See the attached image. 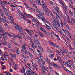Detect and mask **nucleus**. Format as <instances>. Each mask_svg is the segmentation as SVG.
<instances>
[{
	"mask_svg": "<svg viewBox=\"0 0 75 75\" xmlns=\"http://www.w3.org/2000/svg\"><path fill=\"white\" fill-rule=\"evenodd\" d=\"M22 49L21 50V51L23 53H25L26 54H28V53H27V50L26 48H25V46L23 45L22 47Z\"/></svg>",
	"mask_w": 75,
	"mask_h": 75,
	"instance_id": "obj_1",
	"label": "nucleus"
},
{
	"mask_svg": "<svg viewBox=\"0 0 75 75\" xmlns=\"http://www.w3.org/2000/svg\"><path fill=\"white\" fill-rule=\"evenodd\" d=\"M49 63V65H50V66H51V65H53V66H54L56 68H61V67H60V66L58 65H57V64H55L53 63Z\"/></svg>",
	"mask_w": 75,
	"mask_h": 75,
	"instance_id": "obj_2",
	"label": "nucleus"
},
{
	"mask_svg": "<svg viewBox=\"0 0 75 75\" xmlns=\"http://www.w3.org/2000/svg\"><path fill=\"white\" fill-rule=\"evenodd\" d=\"M37 18L38 19H41L42 20L43 18L44 17V16L42 15L41 14V15L38 14V15H36Z\"/></svg>",
	"mask_w": 75,
	"mask_h": 75,
	"instance_id": "obj_3",
	"label": "nucleus"
},
{
	"mask_svg": "<svg viewBox=\"0 0 75 75\" xmlns=\"http://www.w3.org/2000/svg\"><path fill=\"white\" fill-rule=\"evenodd\" d=\"M39 29L40 30L43 31V32L47 35H48V34H49V33H48V32H47V31H46V30H45L42 28H40Z\"/></svg>",
	"mask_w": 75,
	"mask_h": 75,
	"instance_id": "obj_4",
	"label": "nucleus"
},
{
	"mask_svg": "<svg viewBox=\"0 0 75 75\" xmlns=\"http://www.w3.org/2000/svg\"><path fill=\"white\" fill-rule=\"evenodd\" d=\"M34 42H35V43L36 44H37L38 45H41V44H40V42H39V41H38V39H34Z\"/></svg>",
	"mask_w": 75,
	"mask_h": 75,
	"instance_id": "obj_5",
	"label": "nucleus"
},
{
	"mask_svg": "<svg viewBox=\"0 0 75 75\" xmlns=\"http://www.w3.org/2000/svg\"><path fill=\"white\" fill-rule=\"evenodd\" d=\"M42 20V21H43V22H44V23H47V24H50V23L49 21H48V20H47V19H45L44 16H43V18Z\"/></svg>",
	"mask_w": 75,
	"mask_h": 75,
	"instance_id": "obj_6",
	"label": "nucleus"
},
{
	"mask_svg": "<svg viewBox=\"0 0 75 75\" xmlns=\"http://www.w3.org/2000/svg\"><path fill=\"white\" fill-rule=\"evenodd\" d=\"M42 5H43L44 6H43V9H47V6H46L45 4V3H44V1L42 0Z\"/></svg>",
	"mask_w": 75,
	"mask_h": 75,
	"instance_id": "obj_7",
	"label": "nucleus"
},
{
	"mask_svg": "<svg viewBox=\"0 0 75 75\" xmlns=\"http://www.w3.org/2000/svg\"><path fill=\"white\" fill-rule=\"evenodd\" d=\"M33 21H34V22L35 23L37 24H39V23H39V21H38V19H37L36 18H34L33 19Z\"/></svg>",
	"mask_w": 75,
	"mask_h": 75,
	"instance_id": "obj_8",
	"label": "nucleus"
},
{
	"mask_svg": "<svg viewBox=\"0 0 75 75\" xmlns=\"http://www.w3.org/2000/svg\"><path fill=\"white\" fill-rule=\"evenodd\" d=\"M54 8L56 12L58 13V14H59V8L58 7H54Z\"/></svg>",
	"mask_w": 75,
	"mask_h": 75,
	"instance_id": "obj_9",
	"label": "nucleus"
},
{
	"mask_svg": "<svg viewBox=\"0 0 75 75\" xmlns=\"http://www.w3.org/2000/svg\"><path fill=\"white\" fill-rule=\"evenodd\" d=\"M0 21H1L2 22H3V23H6L7 22V20H6L5 19H4L2 18H0Z\"/></svg>",
	"mask_w": 75,
	"mask_h": 75,
	"instance_id": "obj_10",
	"label": "nucleus"
},
{
	"mask_svg": "<svg viewBox=\"0 0 75 75\" xmlns=\"http://www.w3.org/2000/svg\"><path fill=\"white\" fill-rule=\"evenodd\" d=\"M36 8V11H37L38 13H39L40 14H41V15H44V13H42L40 11H39V10L38 9V8Z\"/></svg>",
	"mask_w": 75,
	"mask_h": 75,
	"instance_id": "obj_11",
	"label": "nucleus"
},
{
	"mask_svg": "<svg viewBox=\"0 0 75 75\" xmlns=\"http://www.w3.org/2000/svg\"><path fill=\"white\" fill-rule=\"evenodd\" d=\"M28 54L29 55L30 58H33V56L32 55V54H31V53L30 51H28L27 52V54Z\"/></svg>",
	"mask_w": 75,
	"mask_h": 75,
	"instance_id": "obj_12",
	"label": "nucleus"
},
{
	"mask_svg": "<svg viewBox=\"0 0 75 75\" xmlns=\"http://www.w3.org/2000/svg\"><path fill=\"white\" fill-rule=\"evenodd\" d=\"M16 53L17 55H18V56L20 55V49L19 48H18L16 49Z\"/></svg>",
	"mask_w": 75,
	"mask_h": 75,
	"instance_id": "obj_13",
	"label": "nucleus"
},
{
	"mask_svg": "<svg viewBox=\"0 0 75 75\" xmlns=\"http://www.w3.org/2000/svg\"><path fill=\"white\" fill-rule=\"evenodd\" d=\"M13 67L14 68H15V70L18 69V65H17V64H16L15 65H14Z\"/></svg>",
	"mask_w": 75,
	"mask_h": 75,
	"instance_id": "obj_14",
	"label": "nucleus"
},
{
	"mask_svg": "<svg viewBox=\"0 0 75 75\" xmlns=\"http://www.w3.org/2000/svg\"><path fill=\"white\" fill-rule=\"evenodd\" d=\"M9 20H10L11 22V23H13L14 25H16V24L14 22H13V21L11 19V18H8Z\"/></svg>",
	"mask_w": 75,
	"mask_h": 75,
	"instance_id": "obj_15",
	"label": "nucleus"
},
{
	"mask_svg": "<svg viewBox=\"0 0 75 75\" xmlns=\"http://www.w3.org/2000/svg\"><path fill=\"white\" fill-rule=\"evenodd\" d=\"M31 47H32L33 48H34V49H35L36 48V46L35 45L34 43H33L32 44V45H31Z\"/></svg>",
	"mask_w": 75,
	"mask_h": 75,
	"instance_id": "obj_16",
	"label": "nucleus"
},
{
	"mask_svg": "<svg viewBox=\"0 0 75 75\" xmlns=\"http://www.w3.org/2000/svg\"><path fill=\"white\" fill-rule=\"evenodd\" d=\"M36 51L38 52L39 54V56H40V57H41L42 58H43V57H42V56H41V53L40 52V50L37 49L36 50Z\"/></svg>",
	"mask_w": 75,
	"mask_h": 75,
	"instance_id": "obj_17",
	"label": "nucleus"
},
{
	"mask_svg": "<svg viewBox=\"0 0 75 75\" xmlns=\"http://www.w3.org/2000/svg\"><path fill=\"white\" fill-rule=\"evenodd\" d=\"M42 1V0H39L38 1V5L39 6H41V5H42V4H41V2Z\"/></svg>",
	"mask_w": 75,
	"mask_h": 75,
	"instance_id": "obj_18",
	"label": "nucleus"
},
{
	"mask_svg": "<svg viewBox=\"0 0 75 75\" xmlns=\"http://www.w3.org/2000/svg\"><path fill=\"white\" fill-rule=\"evenodd\" d=\"M64 25L67 28H68V30H71V29L69 28V25L67 24H66Z\"/></svg>",
	"mask_w": 75,
	"mask_h": 75,
	"instance_id": "obj_19",
	"label": "nucleus"
},
{
	"mask_svg": "<svg viewBox=\"0 0 75 75\" xmlns=\"http://www.w3.org/2000/svg\"><path fill=\"white\" fill-rule=\"evenodd\" d=\"M32 34L34 35L35 37H36V38H38V35L36 34L34 32H33Z\"/></svg>",
	"mask_w": 75,
	"mask_h": 75,
	"instance_id": "obj_20",
	"label": "nucleus"
},
{
	"mask_svg": "<svg viewBox=\"0 0 75 75\" xmlns=\"http://www.w3.org/2000/svg\"><path fill=\"white\" fill-rule=\"evenodd\" d=\"M54 57V54H50L49 55V57L50 58H51V59H52Z\"/></svg>",
	"mask_w": 75,
	"mask_h": 75,
	"instance_id": "obj_21",
	"label": "nucleus"
},
{
	"mask_svg": "<svg viewBox=\"0 0 75 75\" xmlns=\"http://www.w3.org/2000/svg\"><path fill=\"white\" fill-rule=\"evenodd\" d=\"M28 48H29V50H30V51H31V52H32L33 51H34V49L31 48V47H30V46H28Z\"/></svg>",
	"mask_w": 75,
	"mask_h": 75,
	"instance_id": "obj_22",
	"label": "nucleus"
},
{
	"mask_svg": "<svg viewBox=\"0 0 75 75\" xmlns=\"http://www.w3.org/2000/svg\"><path fill=\"white\" fill-rule=\"evenodd\" d=\"M71 21H73V22L74 23V24H75V18H71Z\"/></svg>",
	"mask_w": 75,
	"mask_h": 75,
	"instance_id": "obj_23",
	"label": "nucleus"
},
{
	"mask_svg": "<svg viewBox=\"0 0 75 75\" xmlns=\"http://www.w3.org/2000/svg\"><path fill=\"white\" fill-rule=\"evenodd\" d=\"M7 37H3V39H2L4 41H6V40H7Z\"/></svg>",
	"mask_w": 75,
	"mask_h": 75,
	"instance_id": "obj_24",
	"label": "nucleus"
},
{
	"mask_svg": "<svg viewBox=\"0 0 75 75\" xmlns=\"http://www.w3.org/2000/svg\"><path fill=\"white\" fill-rule=\"evenodd\" d=\"M16 37L18 38H19V39H22L23 38V37H22V36H21V35H17Z\"/></svg>",
	"mask_w": 75,
	"mask_h": 75,
	"instance_id": "obj_25",
	"label": "nucleus"
},
{
	"mask_svg": "<svg viewBox=\"0 0 75 75\" xmlns=\"http://www.w3.org/2000/svg\"><path fill=\"white\" fill-rule=\"evenodd\" d=\"M35 74V73L34 71H32V72L31 71H30L28 75H32V74Z\"/></svg>",
	"mask_w": 75,
	"mask_h": 75,
	"instance_id": "obj_26",
	"label": "nucleus"
},
{
	"mask_svg": "<svg viewBox=\"0 0 75 75\" xmlns=\"http://www.w3.org/2000/svg\"><path fill=\"white\" fill-rule=\"evenodd\" d=\"M57 59L58 60V61H60V59L61 61H62V60L61 59V57H60V56H57Z\"/></svg>",
	"mask_w": 75,
	"mask_h": 75,
	"instance_id": "obj_27",
	"label": "nucleus"
},
{
	"mask_svg": "<svg viewBox=\"0 0 75 75\" xmlns=\"http://www.w3.org/2000/svg\"><path fill=\"white\" fill-rule=\"evenodd\" d=\"M30 3H31L33 5V6H35V3H34V2L33 1V0H30Z\"/></svg>",
	"mask_w": 75,
	"mask_h": 75,
	"instance_id": "obj_28",
	"label": "nucleus"
},
{
	"mask_svg": "<svg viewBox=\"0 0 75 75\" xmlns=\"http://www.w3.org/2000/svg\"><path fill=\"white\" fill-rule=\"evenodd\" d=\"M60 25L61 27L62 28H63L64 27V24H63V22H62V21H61Z\"/></svg>",
	"mask_w": 75,
	"mask_h": 75,
	"instance_id": "obj_29",
	"label": "nucleus"
},
{
	"mask_svg": "<svg viewBox=\"0 0 75 75\" xmlns=\"http://www.w3.org/2000/svg\"><path fill=\"white\" fill-rule=\"evenodd\" d=\"M18 30H21V31H23V30L22 28H21V27L19 26V27H18Z\"/></svg>",
	"mask_w": 75,
	"mask_h": 75,
	"instance_id": "obj_30",
	"label": "nucleus"
},
{
	"mask_svg": "<svg viewBox=\"0 0 75 75\" xmlns=\"http://www.w3.org/2000/svg\"><path fill=\"white\" fill-rule=\"evenodd\" d=\"M54 47L57 48H59V46H58V45H57V44H55L54 45Z\"/></svg>",
	"mask_w": 75,
	"mask_h": 75,
	"instance_id": "obj_31",
	"label": "nucleus"
},
{
	"mask_svg": "<svg viewBox=\"0 0 75 75\" xmlns=\"http://www.w3.org/2000/svg\"><path fill=\"white\" fill-rule=\"evenodd\" d=\"M2 17L3 18H4V19H5V18H6V17H5V16H4V13H3L1 15Z\"/></svg>",
	"mask_w": 75,
	"mask_h": 75,
	"instance_id": "obj_32",
	"label": "nucleus"
},
{
	"mask_svg": "<svg viewBox=\"0 0 75 75\" xmlns=\"http://www.w3.org/2000/svg\"><path fill=\"white\" fill-rule=\"evenodd\" d=\"M31 24L33 25V27H34V26H36L38 28V26L37 25H36L34 24L33 23H32Z\"/></svg>",
	"mask_w": 75,
	"mask_h": 75,
	"instance_id": "obj_33",
	"label": "nucleus"
},
{
	"mask_svg": "<svg viewBox=\"0 0 75 75\" xmlns=\"http://www.w3.org/2000/svg\"><path fill=\"white\" fill-rule=\"evenodd\" d=\"M56 52H57V53H58V54H59V55H61V54H61V53H60V52H59V51L57 50H56Z\"/></svg>",
	"mask_w": 75,
	"mask_h": 75,
	"instance_id": "obj_34",
	"label": "nucleus"
},
{
	"mask_svg": "<svg viewBox=\"0 0 75 75\" xmlns=\"http://www.w3.org/2000/svg\"><path fill=\"white\" fill-rule=\"evenodd\" d=\"M64 25H65V24H67V20H65V19H64Z\"/></svg>",
	"mask_w": 75,
	"mask_h": 75,
	"instance_id": "obj_35",
	"label": "nucleus"
},
{
	"mask_svg": "<svg viewBox=\"0 0 75 75\" xmlns=\"http://www.w3.org/2000/svg\"><path fill=\"white\" fill-rule=\"evenodd\" d=\"M46 25L47 27V28H48V29H49L50 30H51V28L48 25H47V24H46Z\"/></svg>",
	"mask_w": 75,
	"mask_h": 75,
	"instance_id": "obj_36",
	"label": "nucleus"
},
{
	"mask_svg": "<svg viewBox=\"0 0 75 75\" xmlns=\"http://www.w3.org/2000/svg\"><path fill=\"white\" fill-rule=\"evenodd\" d=\"M40 51H41V52H44V50H43V48H42V47H41L40 48Z\"/></svg>",
	"mask_w": 75,
	"mask_h": 75,
	"instance_id": "obj_37",
	"label": "nucleus"
},
{
	"mask_svg": "<svg viewBox=\"0 0 75 75\" xmlns=\"http://www.w3.org/2000/svg\"><path fill=\"white\" fill-rule=\"evenodd\" d=\"M40 37H42L43 38L44 37V35H43V34L42 33H40Z\"/></svg>",
	"mask_w": 75,
	"mask_h": 75,
	"instance_id": "obj_38",
	"label": "nucleus"
},
{
	"mask_svg": "<svg viewBox=\"0 0 75 75\" xmlns=\"http://www.w3.org/2000/svg\"><path fill=\"white\" fill-rule=\"evenodd\" d=\"M47 9H48L47 8L46 9H44V11L45 12V14H46L47 13Z\"/></svg>",
	"mask_w": 75,
	"mask_h": 75,
	"instance_id": "obj_39",
	"label": "nucleus"
},
{
	"mask_svg": "<svg viewBox=\"0 0 75 75\" xmlns=\"http://www.w3.org/2000/svg\"><path fill=\"white\" fill-rule=\"evenodd\" d=\"M67 9V7H64L63 8V10L64 11H66Z\"/></svg>",
	"mask_w": 75,
	"mask_h": 75,
	"instance_id": "obj_40",
	"label": "nucleus"
},
{
	"mask_svg": "<svg viewBox=\"0 0 75 75\" xmlns=\"http://www.w3.org/2000/svg\"><path fill=\"white\" fill-rule=\"evenodd\" d=\"M58 1L59 3H60V4H62L63 3V2H62V0H58Z\"/></svg>",
	"mask_w": 75,
	"mask_h": 75,
	"instance_id": "obj_41",
	"label": "nucleus"
},
{
	"mask_svg": "<svg viewBox=\"0 0 75 75\" xmlns=\"http://www.w3.org/2000/svg\"><path fill=\"white\" fill-rule=\"evenodd\" d=\"M3 10H4V11H6V12H7V11L8 10L7 9H6L4 7H3Z\"/></svg>",
	"mask_w": 75,
	"mask_h": 75,
	"instance_id": "obj_42",
	"label": "nucleus"
},
{
	"mask_svg": "<svg viewBox=\"0 0 75 75\" xmlns=\"http://www.w3.org/2000/svg\"><path fill=\"white\" fill-rule=\"evenodd\" d=\"M71 66H72V67H73V68H74L75 67V66H74V64H73V62H71Z\"/></svg>",
	"mask_w": 75,
	"mask_h": 75,
	"instance_id": "obj_43",
	"label": "nucleus"
},
{
	"mask_svg": "<svg viewBox=\"0 0 75 75\" xmlns=\"http://www.w3.org/2000/svg\"><path fill=\"white\" fill-rule=\"evenodd\" d=\"M0 13H1V15L3 14H4L3 11V10H2L1 9L0 10Z\"/></svg>",
	"mask_w": 75,
	"mask_h": 75,
	"instance_id": "obj_44",
	"label": "nucleus"
},
{
	"mask_svg": "<svg viewBox=\"0 0 75 75\" xmlns=\"http://www.w3.org/2000/svg\"><path fill=\"white\" fill-rule=\"evenodd\" d=\"M11 36H12L11 37H12V36L14 38H16V37L15 36V34H11Z\"/></svg>",
	"mask_w": 75,
	"mask_h": 75,
	"instance_id": "obj_45",
	"label": "nucleus"
},
{
	"mask_svg": "<svg viewBox=\"0 0 75 75\" xmlns=\"http://www.w3.org/2000/svg\"><path fill=\"white\" fill-rule=\"evenodd\" d=\"M57 25H58V27H60V23H59V21H58L57 22Z\"/></svg>",
	"mask_w": 75,
	"mask_h": 75,
	"instance_id": "obj_46",
	"label": "nucleus"
},
{
	"mask_svg": "<svg viewBox=\"0 0 75 75\" xmlns=\"http://www.w3.org/2000/svg\"><path fill=\"white\" fill-rule=\"evenodd\" d=\"M67 21H68V23H71L72 24H73V23L71 22H70V20H69V18H67Z\"/></svg>",
	"mask_w": 75,
	"mask_h": 75,
	"instance_id": "obj_47",
	"label": "nucleus"
},
{
	"mask_svg": "<svg viewBox=\"0 0 75 75\" xmlns=\"http://www.w3.org/2000/svg\"><path fill=\"white\" fill-rule=\"evenodd\" d=\"M4 25L6 28H8V26L7 24L6 23H5Z\"/></svg>",
	"mask_w": 75,
	"mask_h": 75,
	"instance_id": "obj_48",
	"label": "nucleus"
},
{
	"mask_svg": "<svg viewBox=\"0 0 75 75\" xmlns=\"http://www.w3.org/2000/svg\"><path fill=\"white\" fill-rule=\"evenodd\" d=\"M68 71H69V73H70V74H71V75H74V73H73L72 72L69 71V70H68Z\"/></svg>",
	"mask_w": 75,
	"mask_h": 75,
	"instance_id": "obj_49",
	"label": "nucleus"
},
{
	"mask_svg": "<svg viewBox=\"0 0 75 75\" xmlns=\"http://www.w3.org/2000/svg\"><path fill=\"white\" fill-rule=\"evenodd\" d=\"M65 38H66V39H67V40H68V41H69V42H71V40H69V38H68V37H67Z\"/></svg>",
	"mask_w": 75,
	"mask_h": 75,
	"instance_id": "obj_50",
	"label": "nucleus"
},
{
	"mask_svg": "<svg viewBox=\"0 0 75 75\" xmlns=\"http://www.w3.org/2000/svg\"><path fill=\"white\" fill-rule=\"evenodd\" d=\"M26 16L27 17H33V16H31V15L29 14L27 15H26Z\"/></svg>",
	"mask_w": 75,
	"mask_h": 75,
	"instance_id": "obj_51",
	"label": "nucleus"
},
{
	"mask_svg": "<svg viewBox=\"0 0 75 75\" xmlns=\"http://www.w3.org/2000/svg\"><path fill=\"white\" fill-rule=\"evenodd\" d=\"M52 23L54 24V25H56V22H55V21H52Z\"/></svg>",
	"mask_w": 75,
	"mask_h": 75,
	"instance_id": "obj_52",
	"label": "nucleus"
},
{
	"mask_svg": "<svg viewBox=\"0 0 75 75\" xmlns=\"http://www.w3.org/2000/svg\"><path fill=\"white\" fill-rule=\"evenodd\" d=\"M42 68L43 69L44 71H45V70H47V69H45V68L44 66H42Z\"/></svg>",
	"mask_w": 75,
	"mask_h": 75,
	"instance_id": "obj_53",
	"label": "nucleus"
},
{
	"mask_svg": "<svg viewBox=\"0 0 75 75\" xmlns=\"http://www.w3.org/2000/svg\"><path fill=\"white\" fill-rule=\"evenodd\" d=\"M27 21L28 23H29V24H30V23H31V21L30 20H28Z\"/></svg>",
	"mask_w": 75,
	"mask_h": 75,
	"instance_id": "obj_54",
	"label": "nucleus"
},
{
	"mask_svg": "<svg viewBox=\"0 0 75 75\" xmlns=\"http://www.w3.org/2000/svg\"><path fill=\"white\" fill-rule=\"evenodd\" d=\"M46 60L47 61V62H50V61H49V59H48V57H46Z\"/></svg>",
	"mask_w": 75,
	"mask_h": 75,
	"instance_id": "obj_55",
	"label": "nucleus"
},
{
	"mask_svg": "<svg viewBox=\"0 0 75 75\" xmlns=\"http://www.w3.org/2000/svg\"><path fill=\"white\" fill-rule=\"evenodd\" d=\"M42 62H43V65H45V62L43 61V60H42Z\"/></svg>",
	"mask_w": 75,
	"mask_h": 75,
	"instance_id": "obj_56",
	"label": "nucleus"
},
{
	"mask_svg": "<svg viewBox=\"0 0 75 75\" xmlns=\"http://www.w3.org/2000/svg\"><path fill=\"white\" fill-rule=\"evenodd\" d=\"M30 72V71L29 70H27L26 71V73L27 74H28Z\"/></svg>",
	"mask_w": 75,
	"mask_h": 75,
	"instance_id": "obj_57",
	"label": "nucleus"
},
{
	"mask_svg": "<svg viewBox=\"0 0 75 75\" xmlns=\"http://www.w3.org/2000/svg\"><path fill=\"white\" fill-rule=\"evenodd\" d=\"M55 36H56L57 37L58 40H60V38H59V36L58 35H57L55 34Z\"/></svg>",
	"mask_w": 75,
	"mask_h": 75,
	"instance_id": "obj_58",
	"label": "nucleus"
},
{
	"mask_svg": "<svg viewBox=\"0 0 75 75\" xmlns=\"http://www.w3.org/2000/svg\"><path fill=\"white\" fill-rule=\"evenodd\" d=\"M50 44H51V45H53V46H54V44H55L54 43L51 42H50Z\"/></svg>",
	"mask_w": 75,
	"mask_h": 75,
	"instance_id": "obj_59",
	"label": "nucleus"
},
{
	"mask_svg": "<svg viewBox=\"0 0 75 75\" xmlns=\"http://www.w3.org/2000/svg\"><path fill=\"white\" fill-rule=\"evenodd\" d=\"M49 68L50 69V70L51 72H52L53 71H52V68H51V67H49Z\"/></svg>",
	"mask_w": 75,
	"mask_h": 75,
	"instance_id": "obj_60",
	"label": "nucleus"
},
{
	"mask_svg": "<svg viewBox=\"0 0 75 75\" xmlns=\"http://www.w3.org/2000/svg\"><path fill=\"white\" fill-rule=\"evenodd\" d=\"M10 6L11 7H16V6H15L14 5H10Z\"/></svg>",
	"mask_w": 75,
	"mask_h": 75,
	"instance_id": "obj_61",
	"label": "nucleus"
},
{
	"mask_svg": "<svg viewBox=\"0 0 75 75\" xmlns=\"http://www.w3.org/2000/svg\"><path fill=\"white\" fill-rule=\"evenodd\" d=\"M62 4V6L63 8L65 7V6L63 3H62V4Z\"/></svg>",
	"mask_w": 75,
	"mask_h": 75,
	"instance_id": "obj_62",
	"label": "nucleus"
},
{
	"mask_svg": "<svg viewBox=\"0 0 75 75\" xmlns=\"http://www.w3.org/2000/svg\"><path fill=\"white\" fill-rule=\"evenodd\" d=\"M62 4V6L63 8L65 7V6L63 3H62V4Z\"/></svg>",
	"mask_w": 75,
	"mask_h": 75,
	"instance_id": "obj_63",
	"label": "nucleus"
},
{
	"mask_svg": "<svg viewBox=\"0 0 75 75\" xmlns=\"http://www.w3.org/2000/svg\"><path fill=\"white\" fill-rule=\"evenodd\" d=\"M21 34H22V35L23 38H24V37H25V35H24V34L23 33H21Z\"/></svg>",
	"mask_w": 75,
	"mask_h": 75,
	"instance_id": "obj_64",
	"label": "nucleus"
}]
</instances>
